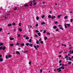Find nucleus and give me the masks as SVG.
Wrapping results in <instances>:
<instances>
[{"label": "nucleus", "mask_w": 73, "mask_h": 73, "mask_svg": "<svg viewBox=\"0 0 73 73\" xmlns=\"http://www.w3.org/2000/svg\"><path fill=\"white\" fill-rule=\"evenodd\" d=\"M3 49V46H1L0 47V50H1V49Z\"/></svg>", "instance_id": "c85d7f7f"}, {"label": "nucleus", "mask_w": 73, "mask_h": 73, "mask_svg": "<svg viewBox=\"0 0 73 73\" xmlns=\"http://www.w3.org/2000/svg\"><path fill=\"white\" fill-rule=\"evenodd\" d=\"M11 25H12V24H11L10 23L9 24H8V25H7V27H11Z\"/></svg>", "instance_id": "423d86ee"}, {"label": "nucleus", "mask_w": 73, "mask_h": 73, "mask_svg": "<svg viewBox=\"0 0 73 73\" xmlns=\"http://www.w3.org/2000/svg\"><path fill=\"white\" fill-rule=\"evenodd\" d=\"M18 37H20V35L19 34L18 35Z\"/></svg>", "instance_id": "3c124183"}, {"label": "nucleus", "mask_w": 73, "mask_h": 73, "mask_svg": "<svg viewBox=\"0 0 73 73\" xmlns=\"http://www.w3.org/2000/svg\"><path fill=\"white\" fill-rule=\"evenodd\" d=\"M24 52L25 54H27V52H28V51L26 50V51H24Z\"/></svg>", "instance_id": "9d476101"}, {"label": "nucleus", "mask_w": 73, "mask_h": 73, "mask_svg": "<svg viewBox=\"0 0 73 73\" xmlns=\"http://www.w3.org/2000/svg\"><path fill=\"white\" fill-rule=\"evenodd\" d=\"M16 54H20V53L19 52V51H17L16 52Z\"/></svg>", "instance_id": "20e7f679"}, {"label": "nucleus", "mask_w": 73, "mask_h": 73, "mask_svg": "<svg viewBox=\"0 0 73 73\" xmlns=\"http://www.w3.org/2000/svg\"><path fill=\"white\" fill-rule=\"evenodd\" d=\"M41 38H40V39L39 40V41H41Z\"/></svg>", "instance_id": "864d4df0"}, {"label": "nucleus", "mask_w": 73, "mask_h": 73, "mask_svg": "<svg viewBox=\"0 0 73 73\" xmlns=\"http://www.w3.org/2000/svg\"><path fill=\"white\" fill-rule=\"evenodd\" d=\"M65 69V67H60L59 68H57L56 70H58V69Z\"/></svg>", "instance_id": "f257e3e1"}, {"label": "nucleus", "mask_w": 73, "mask_h": 73, "mask_svg": "<svg viewBox=\"0 0 73 73\" xmlns=\"http://www.w3.org/2000/svg\"><path fill=\"white\" fill-rule=\"evenodd\" d=\"M53 28H54V29H57V26L56 25L54 26V27H53Z\"/></svg>", "instance_id": "39448f33"}, {"label": "nucleus", "mask_w": 73, "mask_h": 73, "mask_svg": "<svg viewBox=\"0 0 73 73\" xmlns=\"http://www.w3.org/2000/svg\"><path fill=\"white\" fill-rule=\"evenodd\" d=\"M15 23H13L12 24L13 25H15Z\"/></svg>", "instance_id": "c03bdc74"}, {"label": "nucleus", "mask_w": 73, "mask_h": 73, "mask_svg": "<svg viewBox=\"0 0 73 73\" xmlns=\"http://www.w3.org/2000/svg\"><path fill=\"white\" fill-rule=\"evenodd\" d=\"M46 30H44V31L43 32V33H46Z\"/></svg>", "instance_id": "2f4dec72"}, {"label": "nucleus", "mask_w": 73, "mask_h": 73, "mask_svg": "<svg viewBox=\"0 0 73 73\" xmlns=\"http://www.w3.org/2000/svg\"><path fill=\"white\" fill-rule=\"evenodd\" d=\"M58 31V29H56V31L57 32Z\"/></svg>", "instance_id": "de8ad7c7"}, {"label": "nucleus", "mask_w": 73, "mask_h": 73, "mask_svg": "<svg viewBox=\"0 0 73 73\" xmlns=\"http://www.w3.org/2000/svg\"><path fill=\"white\" fill-rule=\"evenodd\" d=\"M26 38L27 40H28V39H29V37H27Z\"/></svg>", "instance_id": "4c0bfd02"}, {"label": "nucleus", "mask_w": 73, "mask_h": 73, "mask_svg": "<svg viewBox=\"0 0 73 73\" xmlns=\"http://www.w3.org/2000/svg\"><path fill=\"white\" fill-rule=\"evenodd\" d=\"M19 31H20V32H22L23 30L21 28L19 29Z\"/></svg>", "instance_id": "2eb2a0df"}, {"label": "nucleus", "mask_w": 73, "mask_h": 73, "mask_svg": "<svg viewBox=\"0 0 73 73\" xmlns=\"http://www.w3.org/2000/svg\"><path fill=\"white\" fill-rule=\"evenodd\" d=\"M35 37H37L38 36L37 35H35Z\"/></svg>", "instance_id": "e2e57ef3"}, {"label": "nucleus", "mask_w": 73, "mask_h": 73, "mask_svg": "<svg viewBox=\"0 0 73 73\" xmlns=\"http://www.w3.org/2000/svg\"><path fill=\"white\" fill-rule=\"evenodd\" d=\"M3 61V58H0V62H1Z\"/></svg>", "instance_id": "9b49d317"}, {"label": "nucleus", "mask_w": 73, "mask_h": 73, "mask_svg": "<svg viewBox=\"0 0 73 73\" xmlns=\"http://www.w3.org/2000/svg\"><path fill=\"white\" fill-rule=\"evenodd\" d=\"M58 57L60 58V57H61V55H60L59 56H58Z\"/></svg>", "instance_id": "a18cd8bd"}, {"label": "nucleus", "mask_w": 73, "mask_h": 73, "mask_svg": "<svg viewBox=\"0 0 73 73\" xmlns=\"http://www.w3.org/2000/svg\"><path fill=\"white\" fill-rule=\"evenodd\" d=\"M64 27L65 28H67V26H66V24H64Z\"/></svg>", "instance_id": "f8f14e48"}, {"label": "nucleus", "mask_w": 73, "mask_h": 73, "mask_svg": "<svg viewBox=\"0 0 73 73\" xmlns=\"http://www.w3.org/2000/svg\"><path fill=\"white\" fill-rule=\"evenodd\" d=\"M60 29H61L62 31H63V30H64V29H63L62 27H60Z\"/></svg>", "instance_id": "f3484780"}, {"label": "nucleus", "mask_w": 73, "mask_h": 73, "mask_svg": "<svg viewBox=\"0 0 73 73\" xmlns=\"http://www.w3.org/2000/svg\"><path fill=\"white\" fill-rule=\"evenodd\" d=\"M3 45V44L2 42H1L0 44V46H2Z\"/></svg>", "instance_id": "412c9836"}, {"label": "nucleus", "mask_w": 73, "mask_h": 73, "mask_svg": "<svg viewBox=\"0 0 73 73\" xmlns=\"http://www.w3.org/2000/svg\"><path fill=\"white\" fill-rule=\"evenodd\" d=\"M62 46H64L65 47H66V45L65 44H62Z\"/></svg>", "instance_id": "5701e85b"}, {"label": "nucleus", "mask_w": 73, "mask_h": 73, "mask_svg": "<svg viewBox=\"0 0 73 73\" xmlns=\"http://www.w3.org/2000/svg\"><path fill=\"white\" fill-rule=\"evenodd\" d=\"M38 19H39V17H36V20H38Z\"/></svg>", "instance_id": "b1692460"}, {"label": "nucleus", "mask_w": 73, "mask_h": 73, "mask_svg": "<svg viewBox=\"0 0 73 73\" xmlns=\"http://www.w3.org/2000/svg\"><path fill=\"white\" fill-rule=\"evenodd\" d=\"M36 27H38V24H36L35 25Z\"/></svg>", "instance_id": "052dcab7"}, {"label": "nucleus", "mask_w": 73, "mask_h": 73, "mask_svg": "<svg viewBox=\"0 0 73 73\" xmlns=\"http://www.w3.org/2000/svg\"><path fill=\"white\" fill-rule=\"evenodd\" d=\"M6 58H8V55H6Z\"/></svg>", "instance_id": "79ce46f5"}, {"label": "nucleus", "mask_w": 73, "mask_h": 73, "mask_svg": "<svg viewBox=\"0 0 73 73\" xmlns=\"http://www.w3.org/2000/svg\"><path fill=\"white\" fill-rule=\"evenodd\" d=\"M71 63V62H69L68 64V65H70V64Z\"/></svg>", "instance_id": "58836bf2"}, {"label": "nucleus", "mask_w": 73, "mask_h": 73, "mask_svg": "<svg viewBox=\"0 0 73 73\" xmlns=\"http://www.w3.org/2000/svg\"><path fill=\"white\" fill-rule=\"evenodd\" d=\"M62 67H64V64H62L61 63L60 64V66H61Z\"/></svg>", "instance_id": "7ed1b4c3"}, {"label": "nucleus", "mask_w": 73, "mask_h": 73, "mask_svg": "<svg viewBox=\"0 0 73 73\" xmlns=\"http://www.w3.org/2000/svg\"><path fill=\"white\" fill-rule=\"evenodd\" d=\"M70 54H73V50H72V52H70Z\"/></svg>", "instance_id": "37998d69"}, {"label": "nucleus", "mask_w": 73, "mask_h": 73, "mask_svg": "<svg viewBox=\"0 0 73 73\" xmlns=\"http://www.w3.org/2000/svg\"><path fill=\"white\" fill-rule=\"evenodd\" d=\"M32 42V40L31 39H30V40H29V42Z\"/></svg>", "instance_id": "a878e982"}, {"label": "nucleus", "mask_w": 73, "mask_h": 73, "mask_svg": "<svg viewBox=\"0 0 73 73\" xmlns=\"http://www.w3.org/2000/svg\"><path fill=\"white\" fill-rule=\"evenodd\" d=\"M73 20V19H70V22L71 23H72V21Z\"/></svg>", "instance_id": "7c9ffc66"}, {"label": "nucleus", "mask_w": 73, "mask_h": 73, "mask_svg": "<svg viewBox=\"0 0 73 73\" xmlns=\"http://www.w3.org/2000/svg\"><path fill=\"white\" fill-rule=\"evenodd\" d=\"M24 6H25V7H27L28 6H29L28 5H24Z\"/></svg>", "instance_id": "c756f323"}, {"label": "nucleus", "mask_w": 73, "mask_h": 73, "mask_svg": "<svg viewBox=\"0 0 73 73\" xmlns=\"http://www.w3.org/2000/svg\"><path fill=\"white\" fill-rule=\"evenodd\" d=\"M10 45L11 46V47L12 46H13V44H10Z\"/></svg>", "instance_id": "72a5a7b5"}, {"label": "nucleus", "mask_w": 73, "mask_h": 73, "mask_svg": "<svg viewBox=\"0 0 73 73\" xmlns=\"http://www.w3.org/2000/svg\"><path fill=\"white\" fill-rule=\"evenodd\" d=\"M17 9V7H16L15 9H14V10H16Z\"/></svg>", "instance_id": "13d9d810"}, {"label": "nucleus", "mask_w": 73, "mask_h": 73, "mask_svg": "<svg viewBox=\"0 0 73 73\" xmlns=\"http://www.w3.org/2000/svg\"><path fill=\"white\" fill-rule=\"evenodd\" d=\"M51 18H52V19H54V18H56V17H55V16H54L53 17H52Z\"/></svg>", "instance_id": "6e6552de"}, {"label": "nucleus", "mask_w": 73, "mask_h": 73, "mask_svg": "<svg viewBox=\"0 0 73 73\" xmlns=\"http://www.w3.org/2000/svg\"><path fill=\"white\" fill-rule=\"evenodd\" d=\"M14 40V38H11L10 39V40Z\"/></svg>", "instance_id": "4468645a"}, {"label": "nucleus", "mask_w": 73, "mask_h": 73, "mask_svg": "<svg viewBox=\"0 0 73 73\" xmlns=\"http://www.w3.org/2000/svg\"><path fill=\"white\" fill-rule=\"evenodd\" d=\"M58 23V22L57 21H56L55 22V24H57Z\"/></svg>", "instance_id": "680f3d73"}, {"label": "nucleus", "mask_w": 73, "mask_h": 73, "mask_svg": "<svg viewBox=\"0 0 73 73\" xmlns=\"http://www.w3.org/2000/svg\"><path fill=\"white\" fill-rule=\"evenodd\" d=\"M38 35H39V36L41 35V33H38Z\"/></svg>", "instance_id": "473e14b6"}, {"label": "nucleus", "mask_w": 73, "mask_h": 73, "mask_svg": "<svg viewBox=\"0 0 73 73\" xmlns=\"http://www.w3.org/2000/svg\"><path fill=\"white\" fill-rule=\"evenodd\" d=\"M21 24L20 23H19V26H21Z\"/></svg>", "instance_id": "09e8293b"}, {"label": "nucleus", "mask_w": 73, "mask_h": 73, "mask_svg": "<svg viewBox=\"0 0 73 73\" xmlns=\"http://www.w3.org/2000/svg\"><path fill=\"white\" fill-rule=\"evenodd\" d=\"M19 43H16L17 45H19Z\"/></svg>", "instance_id": "8fccbe9b"}, {"label": "nucleus", "mask_w": 73, "mask_h": 73, "mask_svg": "<svg viewBox=\"0 0 73 73\" xmlns=\"http://www.w3.org/2000/svg\"><path fill=\"white\" fill-rule=\"evenodd\" d=\"M31 61H30V62H29V64H31Z\"/></svg>", "instance_id": "bf43d9fd"}, {"label": "nucleus", "mask_w": 73, "mask_h": 73, "mask_svg": "<svg viewBox=\"0 0 73 73\" xmlns=\"http://www.w3.org/2000/svg\"><path fill=\"white\" fill-rule=\"evenodd\" d=\"M38 43H39V42L38 41V40H37V41L36 42V44H38Z\"/></svg>", "instance_id": "bb28decb"}, {"label": "nucleus", "mask_w": 73, "mask_h": 73, "mask_svg": "<svg viewBox=\"0 0 73 73\" xmlns=\"http://www.w3.org/2000/svg\"><path fill=\"white\" fill-rule=\"evenodd\" d=\"M72 49V46H70V48H69V49Z\"/></svg>", "instance_id": "774afa93"}, {"label": "nucleus", "mask_w": 73, "mask_h": 73, "mask_svg": "<svg viewBox=\"0 0 73 73\" xmlns=\"http://www.w3.org/2000/svg\"><path fill=\"white\" fill-rule=\"evenodd\" d=\"M5 46H4L3 47V48H2L3 50H4L5 49Z\"/></svg>", "instance_id": "6ab92c4d"}, {"label": "nucleus", "mask_w": 73, "mask_h": 73, "mask_svg": "<svg viewBox=\"0 0 73 73\" xmlns=\"http://www.w3.org/2000/svg\"><path fill=\"white\" fill-rule=\"evenodd\" d=\"M11 57H12V56H11V55H9L8 56V57H9V58H11Z\"/></svg>", "instance_id": "ddd939ff"}, {"label": "nucleus", "mask_w": 73, "mask_h": 73, "mask_svg": "<svg viewBox=\"0 0 73 73\" xmlns=\"http://www.w3.org/2000/svg\"><path fill=\"white\" fill-rule=\"evenodd\" d=\"M67 26L68 27H70V24H67Z\"/></svg>", "instance_id": "393cba45"}, {"label": "nucleus", "mask_w": 73, "mask_h": 73, "mask_svg": "<svg viewBox=\"0 0 73 73\" xmlns=\"http://www.w3.org/2000/svg\"><path fill=\"white\" fill-rule=\"evenodd\" d=\"M66 57H65L64 58H68V55H66Z\"/></svg>", "instance_id": "5fc2aeb1"}, {"label": "nucleus", "mask_w": 73, "mask_h": 73, "mask_svg": "<svg viewBox=\"0 0 73 73\" xmlns=\"http://www.w3.org/2000/svg\"><path fill=\"white\" fill-rule=\"evenodd\" d=\"M41 25H44V24H45V22H43L41 23Z\"/></svg>", "instance_id": "1a4fd4ad"}, {"label": "nucleus", "mask_w": 73, "mask_h": 73, "mask_svg": "<svg viewBox=\"0 0 73 73\" xmlns=\"http://www.w3.org/2000/svg\"><path fill=\"white\" fill-rule=\"evenodd\" d=\"M30 46H31V47H32V46H33V44H31L29 45Z\"/></svg>", "instance_id": "dca6fc26"}, {"label": "nucleus", "mask_w": 73, "mask_h": 73, "mask_svg": "<svg viewBox=\"0 0 73 73\" xmlns=\"http://www.w3.org/2000/svg\"><path fill=\"white\" fill-rule=\"evenodd\" d=\"M58 72H60L61 71V70L60 69H58Z\"/></svg>", "instance_id": "a211bd4d"}, {"label": "nucleus", "mask_w": 73, "mask_h": 73, "mask_svg": "<svg viewBox=\"0 0 73 73\" xmlns=\"http://www.w3.org/2000/svg\"><path fill=\"white\" fill-rule=\"evenodd\" d=\"M68 17L67 16H66L64 17V19H65V20H66V19H68Z\"/></svg>", "instance_id": "0eeeda50"}, {"label": "nucleus", "mask_w": 73, "mask_h": 73, "mask_svg": "<svg viewBox=\"0 0 73 73\" xmlns=\"http://www.w3.org/2000/svg\"><path fill=\"white\" fill-rule=\"evenodd\" d=\"M2 31V29H0V32H1Z\"/></svg>", "instance_id": "338daca9"}, {"label": "nucleus", "mask_w": 73, "mask_h": 73, "mask_svg": "<svg viewBox=\"0 0 73 73\" xmlns=\"http://www.w3.org/2000/svg\"><path fill=\"white\" fill-rule=\"evenodd\" d=\"M48 18H51V15H50L48 16Z\"/></svg>", "instance_id": "e433bc0d"}, {"label": "nucleus", "mask_w": 73, "mask_h": 73, "mask_svg": "<svg viewBox=\"0 0 73 73\" xmlns=\"http://www.w3.org/2000/svg\"><path fill=\"white\" fill-rule=\"evenodd\" d=\"M58 17L59 18H60V15H58Z\"/></svg>", "instance_id": "0e129e2a"}, {"label": "nucleus", "mask_w": 73, "mask_h": 73, "mask_svg": "<svg viewBox=\"0 0 73 73\" xmlns=\"http://www.w3.org/2000/svg\"><path fill=\"white\" fill-rule=\"evenodd\" d=\"M16 29H14V32H15V31H16Z\"/></svg>", "instance_id": "6e6d98bb"}, {"label": "nucleus", "mask_w": 73, "mask_h": 73, "mask_svg": "<svg viewBox=\"0 0 73 73\" xmlns=\"http://www.w3.org/2000/svg\"><path fill=\"white\" fill-rule=\"evenodd\" d=\"M21 46H24V44H21Z\"/></svg>", "instance_id": "a19ab883"}, {"label": "nucleus", "mask_w": 73, "mask_h": 73, "mask_svg": "<svg viewBox=\"0 0 73 73\" xmlns=\"http://www.w3.org/2000/svg\"><path fill=\"white\" fill-rule=\"evenodd\" d=\"M34 46L35 48V49H36V50H37V49H37V48H38V47H39V45H37L36 46H36Z\"/></svg>", "instance_id": "f03ea898"}, {"label": "nucleus", "mask_w": 73, "mask_h": 73, "mask_svg": "<svg viewBox=\"0 0 73 73\" xmlns=\"http://www.w3.org/2000/svg\"><path fill=\"white\" fill-rule=\"evenodd\" d=\"M47 38V37H45L44 38L45 40H46V39Z\"/></svg>", "instance_id": "4d7b16f0"}, {"label": "nucleus", "mask_w": 73, "mask_h": 73, "mask_svg": "<svg viewBox=\"0 0 73 73\" xmlns=\"http://www.w3.org/2000/svg\"><path fill=\"white\" fill-rule=\"evenodd\" d=\"M61 60H60L59 61V63H61Z\"/></svg>", "instance_id": "69168bd1"}, {"label": "nucleus", "mask_w": 73, "mask_h": 73, "mask_svg": "<svg viewBox=\"0 0 73 73\" xmlns=\"http://www.w3.org/2000/svg\"><path fill=\"white\" fill-rule=\"evenodd\" d=\"M7 17H8V16H5V19H7Z\"/></svg>", "instance_id": "c9c22d12"}, {"label": "nucleus", "mask_w": 73, "mask_h": 73, "mask_svg": "<svg viewBox=\"0 0 73 73\" xmlns=\"http://www.w3.org/2000/svg\"><path fill=\"white\" fill-rule=\"evenodd\" d=\"M29 45V44L28 43H27L26 44V45H27V46H28V45Z\"/></svg>", "instance_id": "aec40b11"}, {"label": "nucleus", "mask_w": 73, "mask_h": 73, "mask_svg": "<svg viewBox=\"0 0 73 73\" xmlns=\"http://www.w3.org/2000/svg\"><path fill=\"white\" fill-rule=\"evenodd\" d=\"M36 4H37V3H34L33 4V5H36Z\"/></svg>", "instance_id": "49530a36"}, {"label": "nucleus", "mask_w": 73, "mask_h": 73, "mask_svg": "<svg viewBox=\"0 0 73 73\" xmlns=\"http://www.w3.org/2000/svg\"><path fill=\"white\" fill-rule=\"evenodd\" d=\"M42 69L40 70V73H42Z\"/></svg>", "instance_id": "ea45409f"}, {"label": "nucleus", "mask_w": 73, "mask_h": 73, "mask_svg": "<svg viewBox=\"0 0 73 73\" xmlns=\"http://www.w3.org/2000/svg\"><path fill=\"white\" fill-rule=\"evenodd\" d=\"M37 32L38 33L39 32V31L38 30H36L35 33H37Z\"/></svg>", "instance_id": "4be33fe9"}, {"label": "nucleus", "mask_w": 73, "mask_h": 73, "mask_svg": "<svg viewBox=\"0 0 73 73\" xmlns=\"http://www.w3.org/2000/svg\"><path fill=\"white\" fill-rule=\"evenodd\" d=\"M40 42L41 44H43V41H40Z\"/></svg>", "instance_id": "cd10ccee"}, {"label": "nucleus", "mask_w": 73, "mask_h": 73, "mask_svg": "<svg viewBox=\"0 0 73 73\" xmlns=\"http://www.w3.org/2000/svg\"><path fill=\"white\" fill-rule=\"evenodd\" d=\"M45 17V15H43V16H42L41 17L42 19H43V18H44V17Z\"/></svg>", "instance_id": "f704fd0d"}, {"label": "nucleus", "mask_w": 73, "mask_h": 73, "mask_svg": "<svg viewBox=\"0 0 73 73\" xmlns=\"http://www.w3.org/2000/svg\"><path fill=\"white\" fill-rule=\"evenodd\" d=\"M47 35H50V33H47Z\"/></svg>", "instance_id": "603ef678"}]
</instances>
